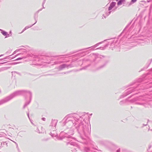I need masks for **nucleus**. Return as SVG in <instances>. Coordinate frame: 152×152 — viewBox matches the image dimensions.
<instances>
[{
	"label": "nucleus",
	"instance_id": "nucleus-1",
	"mask_svg": "<svg viewBox=\"0 0 152 152\" xmlns=\"http://www.w3.org/2000/svg\"><path fill=\"white\" fill-rule=\"evenodd\" d=\"M26 93H28L29 95V100L28 102H27L25 103L23 107V108H24L30 103L31 99L32 94L30 91H27L25 90L16 91L11 94L10 96L0 100V105L8 102L15 97L23 95Z\"/></svg>",
	"mask_w": 152,
	"mask_h": 152
},
{
	"label": "nucleus",
	"instance_id": "nucleus-2",
	"mask_svg": "<svg viewBox=\"0 0 152 152\" xmlns=\"http://www.w3.org/2000/svg\"><path fill=\"white\" fill-rule=\"evenodd\" d=\"M23 53H20L18 54H17L16 56L19 55H22V56L21 57L18 58L17 59H16L15 60H19L23 59V58H25L27 57H28L29 56L33 57V58H36V59L35 60V61H45L46 59V57L44 56H35L32 54H27L26 53V50L24 49L23 50Z\"/></svg>",
	"mask_w": 152,
	"mask_h": 152
},
{
	"label": "nucleus",
	"instance_id": "nucleus-3",
	"mask_svg": "<svg viewBox=\"0 0 152 152\" xmlns=\"http://www.w3.org/2000/svg\"><path fill=\"white\" fill-rule=\"evenodd\" d=\"M130 102L131 103L135 102V104L143 105L145 107H146L148 103L146 99L141 97L134 98L130 100Z\"/></svg>",
	"mask_w": 152,
	"mask_h": 152
},
{
	"label": "nucleus",
	"instance_id": "nucleus-4",
	"mask_svg": "<svg viewBox=\"0 0 152 152\" xmlns=\"http://www.w3.org/2000/svg\"><path fill=\"white\" fill-rule=\"evenodd\" d=\"M69 65H67L66 64H64L60 65L57 68L59 70H61L65 68H68Z\"/></svg>",
	"mask_w": 152,
	"mask_h": 152
},
{
	"label": "nucleus",
	"instance_id": "nucleus-5",
	"mask_svg": "<svg viewBox=\"0 0 152 152\" xmlns=\"http://www.w3.org/2000/svg\"><path fill=\"white\" fill-rule=\"evenodd\" d=\"M116 3L115 2H112L110 4L108 8V10L110 11L115 6Z\"/></svg>",
	"mask_w": 152,
	"mask_h": 152
},
{
	"label": "nucleus",
	"instance_id": "nucleus-6",
	"mask_svg": "<svg viewBox=\"0 0 152 152\" xmlns=\"http://www.w3.org/2000/svg\"><path fill=\"white\" fill-rule=\"evenodd\" d=\"M132 91L133 89L132 88H130L127 90L125 92V93H126V94L124 96H126L130 94L131 92H132Z\"/></svg>",
	"mask_w": 152,
	"mask_h": 152
},
{
	"label": "nucleus",
	"instance_id": "nucleus-7",
	"mask_svg": "<svg viewBox=\"0 0 152 152\" xmlns=\"http://www.w3.org/2000/svg\"><path fill=\"white\" fill-rule=\"evenodd\" d=\"M34 19L35 20V22L34 24H33V25L30 26H26L25 28H24V30H26L27 29H28V28H30L33 25H34V24H35L37 22V20L34 17Z\"/></svg>",
	"mask_w": 152,
	"mask_h": 152
},
{
	"label": "nucleus",
	"instance_id": "nucleus-8",
	"mask_svg": "<svg viewBox=\"0 0 152 152\" xmlns=\"http://www.w3.org/2000/svg\"><path fill=\"white\" fill-rule=\"evenodd\" d=\"M111 11H109L108 13H107V12L105 13V14H103V16L105 18L107 16H108L111 13Z\"/></svg>",
	"mask_w": 152,
	"mask_h": 152
},
{
	"label": "nucleus",
	"instance_id": "nucleus-9",
	"mask_svg": "<svg viewBox=\"0 0 152 152\" xmlns=\"http://www.w3.org/2000/svg\"><path fill=\"white\" fill-rule=\"evenodd\" d=\"M0 31H1V33L4 36H6L7 34V32L1 29H0Z\"/></svg>",
	"mask_w": 152,
	"mask_h": 152
},
{
	"label": "nucleus",
	"instance_id": "nucleus-10",
	"mask_svg": "<svg viewBox=\"0 0 152 152\" xmlns=\"http://www.w3.org/2000/svg\"><path fill=\"white\" fill-rule=\"evenodd\" d=\"M125 1V0H120L118 2L117 4L118 5H120L122 4V3Z\"/></svg>",
	"mask_w": 152,
	"mask_h": 152
},
{
	"label": "nucleus",
	"instance_id": "nucleus-11",
	"mask_svg": "<svg viewBox=\"0 0 152 152\" xmlns=\"http://www.w3.org/2000/svg\"><path fill=\"white\" fill-rule=\"evenodd\" d=\"M108 44H107L104 47H100V48H97L96 49H100L101 50H104V49H105L106 47H107L108 46Z\"/></svg>",
	"mask_w": 152,
	"mask_h": 152
},
{
	"label": "nucleus",
	"instance_id": "nucleus-12",
	"mask_svg": "<svg viewBox=\"0 0 152 152\" xmlns=\"http://www.w3.org/2000/svg\"><path fill=\"white\" fill-rule=\"evenodd\" d=\"M137 0H132L129 4V5H131L132 3L135 2Z\"/></svg>",
	"mask_w": 152,
	"mask_h": 152
},
{
	"label": "nucleus",
	"instance_id": "nucleus-13",
	"mask_svg": "<svg viewBox=\"0 0 152 152\" xmlns=\"http://www.w3.org/2000/svg\"><path fill=\"white\" fill-rule=\"evenodd\" d=\"M102 42H99V43H98L96 44L95 45H94V47H96L98 45H99L100 44H101L102 43Z\"/></svg>",
	"mask_w": 152,
	"mask_h": 152
},
{
	"label": "nucleus",
	"instance_id": "nucleus-14",
	"mask_svg": "<svg viewBox=\"0 0 152 152\" xmlns=\"http://www.w3.org/2000/svg\"><path fill=\"white\" fill-rule=\"evenodd\" d=\"M21 50V49H19V50H16L12 54V55H14V54H15L16 52H17L18 51H19L20 50Z\"/></svg>",
	"mask_w": 152,
	"mask_h": 152
},
{
	"label": "nucleus",
	"instance_id": "nucleus-15",
	"mask_svg": "<svg viewBox=\"0 0 152 152\" xmlns=\"http://www.w3.org/2000/svg\"><path fill=\"white\" fill-rule=\"evenodd\" d=\"M11 36V34L10 35V34H8L7 33V35H6L5 36V38H7V37H10Z\"/></svg>",
	"mask_w": 152,
	"mask_h": 152
},
{
	"label": "nucleus",
	"instance_id": "nucleus-16",
	"mask_svg": "<svg viewBox=\"0 0 152 152\" xmlns=\"http://www.w3.org/2000/svg\"><path fill=\"white\" fill-rule=\"evenodd\" d=\"M91 50H94V48H95V47H94V46L91 47Z\"/></svg>",
	"mask_w": 152,
	"mask_h": 152
},
{
	"label": "nucleus",
	"instance_id": "nucleus-17",
	"mask_svg": "<svg viewBox=\"0 0 152 152\" xmlns=\"http://www.w3.org/2000/svg\"><path fill=\"white\" fill-rule=\"evenodd\" d=\"M45 1H46V0H44V1H43V2L42 3V6L45 3ZM43 8H45L44 7H43Z\"/></svg>",
	"mask_w": 152,
	"mask_h": 152
},
{
	"label": "nucleus",
	"instance_id": "nucleus-18",
	"mask_svg": "<svg viewBox=\"0 0 152 152\" xmlns=\"http://www.w3.org/2000/svg\"><path fill=\"white\" fill-rule=\"evenodd\" d=\"M12 73H17L18 74H19V75H20V73H17V72H15V71H14V72H12Z\"/></svg>",
	"mask_w": 152,
	"mask_h": 152
},
{
	"label": "nucleus",
	"instance_id": "nucleus-19",
	"mask_svg": "<svg viewBox=\"0 0 152 152\" xmlns=\"http://www.w3.org/2000/svg\"><path fill=\"white\" fill-rule=\"evenodd\" d=\"M59 63H60L59 62L56 61V62H54V64H58Z\"/></svg>",
	"mask_w": 152,
	"mask_h": 152
},
{
	"label": "nucleus",
	"instance_id": "nucleus-20",
	"mask_svg": "<svg viewBox=\"0 0 152 152\" xmlns=\"http://www.w3.org/2000/svg\"><path fill=\"white\" fill-rule=\"evenodd\" d=\"M123 101H121L120 102V104L121 105H122L123 104Z\"/></svg>",
	"mask_w": 152,
	"mask_h": 152
},
{
	"label": "nucleus",
	"instance_id": "nucleus-21",
	"mask_svg": "<svg viewBox=\"0 0 152 152\" xmlns=\"http://www.w3.org/2000/svg\"><path fill=\"white\" fill-rule=\"evenodd\" d=\"M8 57H6V58H4V59H0V60H4V59H7V58Z\"/></svg>",
	"mask_w": 152,
	"mask_h": 152
},
{
	"label": "nucleus",
	"instance_id": "nucleus-22",
	"mask_svg": "<svg viewBox=\"0 0 152 152\" xmlns=\"http://www.w3.org/2000/svg\"><path fill=\"white\" fill-rule=\"evenodd\" d=\"M105 66V65L102 66H100L99 68V69H100V68H101L102 67H103L104 66Z\"/></svg>",
	"mask_w": 152,
	"mask_h": 152
},
{
	"label": "nucleus",
	"instance_id": "nucleus-23",
	"mask_svg": "<svg viewBox=\"0 0 152 152\" xmlns=\"http://www.w3.org/2000/svg\"><path fill=\"white\" fill-rule=\"evenodd\" d=\"M25 30H24V29L23 30V31H22L21 32H20V34H21V33H23V32L24 31H25Z\"/></svg>",
	"mask_w": 152,
	"mask_h": 152
},
{
	"label": "nucleus",
	"instance_id": "nucleus-24",
	"mask_svg": "<svg viewBox=\"0 0 152 152\" xmlns=\"http://www.w3.org/2000/svg\"><path fill=\"white\" fill-rule=\"evenodd\" d=\"M86 67H87L86 66L85 67H84L83 68L84 69H86Z\"/></svg>",
	"mask_w": 152,
	"mask_h": 152
},
{
	"label": "nucleus",
	"instance_id": "nucleus-25",
	"mask_svg": "<svg viewBox=\"0 0 152 152\" xmlns=\"http://www.w3.org/2000/svg\"><path fill=\"white\" fill-rule=\"evenodd\" d=\"M42 10V9H40V10H39V11H41V10Z\"/></svg>",
	"mask_w": 152,
	"mask_h": 152
},
{
	"label": "nucleus",
	"instance_id": "nucleus-26",
	"mask_svg": "<svg viewBox=\"0 0 152 152\" xmlns=\"http://www.w3.org/2000/svg\"><path fill=\"white\" fill-rule=\"evenodd\" d=\"M3 54H2V55H0V57L1 56H3Z\"/></svg>",
	"mask_w": 152,
	"mask_h": 152
},
{
	"label": "nucleus",
	"instance_id": "nucleus-27",
	"mask_svg": "<svg viewBox=\"0 0 152 152\" xmlns=\"http://www.w3.org/2000/svg\"><path fill=\"white\" fill-rule=\"evenodd\" d=\"M11 32H11V31H10V34H11Z\"/></svg>",
	"mask_w": 152,
	"mask_h": 152
},
{
	"label": "nucleus",
	"instance_id": "nucleus-28",
	"mask_svg": "<svg viewBox=\"0 0 152 152\" xmlns=\"http://www.w3.org/2000/svg\"><path fill=\"white\" fill-rule=\"evenodd\" d=\"M86 48V49H88V48Z\"/></svg>",
	"mask_w": 152,
	"mask_h": 152
},
{
	"label": "nucleus",
	"instance_id": "nucleus-29",
	"mask_svg": "<svg viewBox=\"0 0 152 152\" xmlns=\"http://www.w3.org/2000/svg\"><path fill=\"white\" fill-rule=\"evenodd\" d=\"M57 56H55V57H57Z\"/></svg>",
	"mask_w": 152,
	"mask_h": 152
},
{
	"label": "nucleus",
	"instance_id": "nucleus-30",
	"mask_svg": "<svg viewBox=\"0 0 152 152\" xmlns=\"http://www.w3.org/2000/svg\"><path fill=\"white\" fill-rule=\"evenodd\" d=\"M73 114H75V113H74Z\"/></svg>",
	"mask_w": 152,
	"mask_h": 152
}]
</instances>
